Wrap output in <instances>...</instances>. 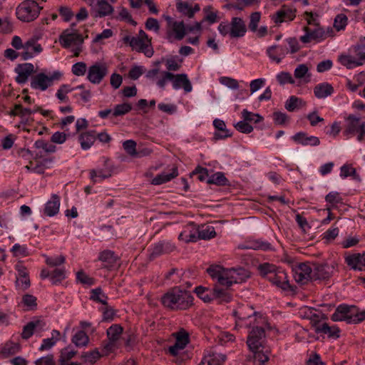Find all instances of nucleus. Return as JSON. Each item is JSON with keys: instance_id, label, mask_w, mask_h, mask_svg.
Here are the masks:
<instances>
[{"instance_id": "27", "label": "nucleus", "mask_w": 365, "mask_h": 365, "mask_svg": "<svg viewBox=\"0 0 365 365\" xmlns=\"http://www.w3.org/2000/svg\"><path fill=\"white\" fill-rule=\"evenodd\" d=\"M287 53V48L279 45H274L267 49V54L269 58L277 63H280Z\"/></svg>"}, {"instance_id": "40", "label": "nucleus", "mask_w": 365, "mask_h": 365, "mask_svg": "<svg viewBox=\"0 0 365 365\" xmlns=\"http://www.w3.org/2000/svg\"><path fill=\"white\" fill-rule=\"evenodd\" d=\"M317 334H327L329 337L336 339L339 337V329L336 326L330 327L324 322L321 327L317 328Z\"/></svg>"}, {"instance_id": "2", "label": "nucleus", "mask_w": 365, "mask_h": 365, "mask_svg": "<svg viewBox=\"0 0 365 365\" xmlns=\"http://www.w3.org/2000/svg\"><path fill=\"white\" fill-rule=\"evenodd\" d=\"M236 327L251 328L254 324L262 322L264 319L248 304H242L233 311Z\"/></svg>"}, {"instance_id": "53", "label": "nucleus", "mask_w": 365, "mask_h": 365, "mask_svg": "<svg viewBox=\"0 0 365 365\" xmlns=\"http://www.w3.org/2000/svg\"><path fill=\"white\" fill-rule=\"evenodd\" d=\"M207 182L208 184H215L220 186H224L228 184V180L222 173L218 172L212 175L208 178Z\"/></svg>"}, {"instance_id": "59", "label": "nucleus", "mask_w": 365, "mask_h": 365, "mask_svg": "<svg viewBox=\"0 0 365 365\" xmlns=\"http://www.w3.org/2000/svg\"><path fill=\"white\" fill-rule=\"evenodd\" d=\"M45 262L47 265L51 267H58L65 263L66 257L63 255H60L56 257H48L44 255Z\"/></svg>"}, {"instance_id": "29", "label": "nucleus", "mask_w": 365, "mask_h": 365, "mask_svg": "<svg viewBox=\"0 0 365 365\" xmlns=\"http://www.w3.org/2000/svg\"><path fill=\"white\" fill-rule=\"evenodd\" d=\"M207 272L213 279H216L219 284L225 285L227 269L220 265L212 264L207 269Z\"/></svg>"}, {"instance_id": "18", "label": "nucleus", "mask_w": 365, "mask_h": 365, "mask_svg": "<svg viewBox=\"0 0 365 365\" xmlns=\"http://www.w3.org/2000/svg\"><path fill=\"white\" fill-rule=\"evenodd\" d=\"M302 311L304 313L303 317L310 320V324L317 333V328L321 327L322 323H324L322 322L325 319L324 314L309 307H304Z\"/></svg>"}, {"instance_id": "54", "label": "nucleus", "mask_w": 365, "mask_h": 365, "mask_svg": "<svg viewBox=\"0 0 365 365\" xmlns=\"http://www.w3.org/2000/svg\"><path fill=\"white\" fill-rule=\"evenodd\" d=\"M122 333L123 327L118 324H113L107 329V336L108 340L118 341Z\"/></svg>"}, {"instance_id": "35", "label": "nucleus", "mask_w": 365, "mask_h": 365, "mask_svg": "<svg viewBox=\"0 0 365 365\" xmlns=\"http://www.w3.org/2000/svg\"><path fill=\"white\" fill-rule=\"evenodd\" d=\"M213 125L217 130L214 133V138L215 140L224 139L232 136V133L226 128L225 123L222 120H214Z\"/></svg>"}, {"instance_id": "31", "label": "nucleus", "mask_w": 365, "mask_h": 365, "mask_svg": "<svg viewBox=\"0 0 365 365\" xmlns=\"http://www.w3.org/2000/svg\"><path fill=\"white\" fill-rule=\"evenodd\" d=\"M98 259L103 263V267L110 269L116 265L118 257L114 252L106 250L100 253Z\"/></svg>"}, {"instance_id": "30", "label": "nucleus", "mask_w": 365, "mask_h": 365, "mask_svg": "<svg viewBox=\"0 0 365 365\" xmlns=\"http://www.w3.org/2000/svg\"><path fill=\"white\" fill-rule=\"evenodd\" d=\"M60 207V197L56 194H53L45 205L43 213L48 217H53L58 214Z\"/></svg>"}, {"instance_id": "61", "label": "nucleus", "mask_w": 365, "mask_h": 365, "mask_svg": "<svg viewBox=\"0 0 365 365\" xmlns=\"http://www.w3.org/2000/svg\"><path fill=\"white\" fill-rule=\"evenodd\" d=\"M132 110V106L130 103H124L122 104L116 105L113 111V116L117 117L129 113Z\"/></svg>"}, {"instance_id": "17", "label": "nucleus", "mask_w": 365, "mask_h": 365, "mask_svg": "<svg viewBox=\"0 0 365 365\" xmlns=\"http://www.w3.org/2000/svg\"><path fill=\"white\" fill-rule=\"evenodd\" d=\"M24 51L21 53V57L23 60L31 58L35 54L42 51V47L40 43L34 38H30L24 43Z\"/></svg>"}, {"instance_id": "55", "label": "nucleus", "mask_w": 365, "mask_h": 365, "mask_svg": "<svg viewBox=\"0 0 365 365\" xmlns=\"http://www.w3.org/2000/svg\"><path fill=\"white\" fill-rule=\"evenodd\" d=\"M339 62L347 68H352L362 65L361 61H357L352 56L349 55H341L339 58Z\"/></svg>"}, {"instance_id": "60", "label": "nucleus", "mask_w": 365, "mask_h": 365, "mask_svg": "<svg viewBox=\"0 0 365 365\" xmlns=\"http://www.w3.org/2000/svg\"><path fill=\"white\" fill-rule=\"evenodd\" d=\"M33 111L30 108H25L21 104H16L14 108L9 112V115L11 116H28L30 115Z\"/></svg>"}, {"instance_id": "28", "label": "nucleus", "mask_w": 365, "mask_h": 365, "mask_svg": "<svg viewBox=\"0 0 365 365\" xmlns=\"http://www.w3.org/2000/svg\"><path fill=\"white\" fill-rule=\"evenodd\" d=\"M292 140L302 145L317 146L319 145L320 140L319 138L313 135L309 136L306 133L299 132L292 136Z\"/></svg>"}, {"instance_id": "9", "label": "nucleus", "mask_w": 365, "mask_h": 365, "mask_svg": "<svg viewBox=\"0 0 365 365\" xmlns=\"http://www.w3.org/2000/svg\"><path fill=\"white\" fill-rule=\"evenodd\" d=\"M61 76V74L59 72H54L51 76L39 73L31 78V87L36 90L46 91L53 85L54 80H58Z\"/></svg>"}, {"instance_id": "45", "label": "nucleus", "mask_w": 365, "mask_h": 365, "mask_svg": "<svg viewBox=\"0 0 365 365\" xmlns=\"http://www.w3.org/2000/svg\"><path fill=\"white\" fill-rule=\"evenodd\" d=\"M195 292L205 302L212 301L213 287L210 289L199 286L195 288Z\"/></svg>"}, {"instance_id": "50", "label": "nucleus", "mask_w": 365, "mask_h": 365, "mask_svg": "<svg viewBox=\"0 0 365 365\" xmlns=\"http://www.w3.org/2000/svg\"><path fill=\"white\" fill-rule=\"evenodd\" d=\"M77 354V351L72 349L70 346H67L61 350L58 362L61 365L67 364L68 361L72 359Z\"/></svg>"}, {"instance_id": "42", "label": "nucleus", "mask_w": 365, "mask_h": 365, "mask_svg": "<svg viewBox=\"0 0 365 365\" xmlns=\"http://www.w3.org/2000/svg\"><path fill=\"white\" fill-rule=\"evenodd\" d=\"M198 237L202 240H210L216 235L213 226L210 225H202L197 230Z\"/></svg>"}, {"instance_id": "34", "label": "nucleus", "mask_w": 365, "mask_h": 365, "mask_svg": "<svg viewBox=\"0 0 365 365\" xmlns=\"http://www.w3.org/2000/svg\"><path fill=\"white\" fill-rule=\"evenodd\" d=\"M178 175V170L176 166H173L171 169V172L169 173H162L157 175L151 181V183L155 185H161L170 181L172 179L176 178Z\"/></svg>"}, {"instance_id": "13", "label": "nucleus", "mask_w": 365, "mask_h": 365, "mask_svg": "<svg viewBox=\"0 0 365 365\" xmlns=\"http://www.w3.org/2000/svg\"><path fill=\"white\" fill-rule=\"evenodd\" d=\"M295 281L302 284L312 280V267L309 263H300L294 269Z\"/></svg>"}, {"instance_id": "10", "label": "nucleus", "mask_w": 365, "mask_h": 365, "mask_svg": "<svg viewBox=\"0 0 365 365\" xmlns=\"http://www.w3.org/2000/svg\"><path fill=\"white\" fill-rule=\"evenodd\" d=\"M108 73V68L105 63H96L88 68L87 79L93 84H100Z\"/></svg>"}, {"instance_id": "41", "label": "nucleus", "mask_w": 365, "mask_h": 365, "mask_svg": "<svg viewBox=\"0 0 365 365\" xmlns=\"http://www.w3.org/2000/svg\"><path fill=\"white\" fill-rule=\"evenodd\" d=\"M74 91L79 90V93H75L73 96V98L76 99L77 101L81 100L84 103H88L91 98V92L90 90H87L83 84L79 85L76 87H73Z\"/></svg>"}, {"instance_id": "37", "label": "nucleus", "mask_w": 365, "mask_h": 365, "mask_svg": "<svg viewBox=\"0 0 365 365\" xmlns=\"http://www.w3.org/2000/svg\"><path fill=\"white\" fill-rule=\"evenodd\" d=\"M334 92L333 86L328 83L317 85L314 88V93L317 98H324L331 96Z\"/></svg>"}, {"instance_id": "39", "label": "nucleus", "mask_w": 365, "mask_h": 365, "mask_svg": "<svg viewBox=\"0 0 365 365\" xmlns=\"http://www.w3.org/2000/svg\"><path fill=\"white\" fill-rule=\"evenodd\" d=\"M96 135L93 131H87L82 133L78 136V141L82 149H89L96 141Z\"/></svg>"}, {"instance_id": "15", "label": "nucleus", "mask_w": 365, "mask_h": 365, "mask_svg": "<svg viewBox=\"0 0 365 365\" xmlns=\"http://www.w3.org/2000/svg\"><path fill=\"white\" fill-rule=\"evenodd\" d=\"M354 311V307L339 305L332 314L331 319L334 322L345 321L349 324H352Z\"/></svg>"}, {"instance_id": "20", "label": "nucleus", "mask_w": 365, "mask_h": 365, "mask_svg": "<svg viewBox=\"0 0 365 365\" xmlns=\"http://www.w3.org/2000/svg\"><path fill=\"white\" fill-rule=\"evenodd\" d=\"M173 87L175 90L182 88L185 93H189L192 91V86L185 73L173 74L171 78Z\"/></svg>"}, {"instance_id": "24", "label": "nucleus", "mask_w": 365, "mask_h": 365, "mask_svg": "<svg viewBox=\"0 0 365 365\" xmlns=\"http://www.w3.org/2000/svg\"><path fill=\"white\" fill-rule=\"evenodd\" d=\"M177 11L182 16L187 18H192L195 14L200 10L199 4H195L193 6L188 1L178 0L176 3Z\"/></svg>"}, {"instance_id": "14", "label": "nucleus", "mask_w": 365, "mask_h": 365, "mask_svg": "<svg viewBox=\"0 0 365 365\" xmlns=\"http://www.w3.org/2000/svg\"><path fill=\"white\" fill-rule=\"evenodd\" d=\"M225 285L215 284L213 287L212 301L217 303H228L232 301L233 294L232 289Z\"/></svg>"}, {"instance_id": "33", "label": "nucleus", "mask_w": 365, "mask_h": 365, "mask_svg": "<svg viewBox=\"0 0 365 365\" xmlns=\"http://www.w3.org/2000/svg\"><path fill=\"white\" fill-rule=\"evenodd\" d=\"M296 17L295 11L287 9L284 6L282 9L277 11L275 14L272 16V19L275 24H280L284 21H291Z\"/></svg>"}, {"instance_id": "52", "label": "nucleus", "mask_w": 365, "mask_h": 365, "mask_svg": "<svg viewBox=\"0 0 365 365\" xmlns=\"http://www.w3.org/2000/svg\"><path fill=\"white\" fill-rule=\"evenodd\" d=\"M340 177L346 178L348 177H352L354 180H359V176L356 173V169L349 164H345L340 168Z\"/></svg>"}, {"instance_id": "11", "label": "nucleus", "mask_w": 365, "mask_h": 365, "mask_svg": "<svg viewBox=\"0 0 365 365\" xmlns=\"http://www.w3.org/2000/svg\"><path fill=\"white\" fill-rule=\"evenodd\" d=\"M250 277V272L243 267L227 269L225 286L231 287L233 284L242 283Z\"/></svg>"}, {"instance_id": "22", "label": "nucleus", "mask_w": 365, "mask_h": 365, "mask_svg": "<svg viewBox=\"0 0 365 365\" xmlns=\"http://www.w3.org/2000/svg\"><path fill=\"white\" fill-rule=\"evenodd\" d=\"M175 249V246L171 242L160 241L153 247L150 257V259H154L161 255L170 253Z\"/></svg>"}, {"instance_id": "46", "label": "nucleus", "mask_w": 365, "mask_h": 365, "mask_svg": "<svg viewBox=\"0 0 365 365\" xmlns=\"http://www.w3.org/2000/svg\"><path fill=\"white\" fill-rule=\"evenodd\" d=\"M277 269L278 267L274 264L269 263L261 264L258 267L261 276L266 278L267 280L269 279V277H272V276H273Z\"/></svg>"}, {"instance_id": "47", "label": "nucleus", "mask_w": 365, "mask_h": 365, "mask_svg": "<svg viewBox=\"0 0 365 365\" xmlns=\"http://www.w3.org/2000/svg\"><path fill=\"white\" fill-rule=\"evenodd\" d=\"M72 91H74V88L73 87L68 84H63L57 90L56 96L60 103H68L69 101V98L67 94Z\"/></svg>"}, {"instance_id": "1", "label": "nucleus", "mask_w": 365, "mask_h": 365, "mask_svg": "<svg viewBox=\"0 0 365 365\" xmlns=\"http://www.w3.org/2000/svg\"><path fill=\"white\" fill-rule=\"evenodd\" d=\"M192 302L190 292L179 287L170 289L161 297L163 305L173 311L186 310L192 305Z\"/></svg>"}, {"instance_id": "49", "label": "nucleus", "mask_w": 365, "mask_h": 365, "mask_svg": "<svg viewBox=\"0 0 365 365\" xmlns=\"http://www.w3.org/2000/svg\"><path fill=\"white\" fill-rule=\"evenodd\" d=\"M306 103L302 99L294 96H291L285 103V108L288 111H294L295 109L305 106Z\"/></svg>"}, {"instance_id": "16", "label": "nucleus", "mask_w": 365, "mask_h": 365, "mask_svg": "<svg viewBox=\"0 0 365 365\" xmlns=\"http://www.w3.org/2000/svg\"><path fill=\"white\" fill-rule=\"evenodd\" d=\"M269 281L282 290L287 291L292 289L287 274L281 268H278L272 277H269Z\"/></svg>"}, {"instance_id": "63", "label": "nucleus", "mask_w": 365, "mask_h": 365, "mask_svg": "<svg viewBox=\"0 0 365 365\" xmlns=\"http://www.w3.org/2000/svg\"><path fill=\"white\" fill-rule=\"evenodd\" d=\"M34 146L37 149H42L46 153H54L56 150V147L48 142H46L43 140H38L35 142Z\"/></svg>"}, {"instance_id": "21", "label": "nucleus", "mask_w": 365, "mask_h": 365, "mask_svg": "<svg viewBox=\"0 0 365 365\" xmlns=\"http://www.w3.org/2000/svg\"><path fill=\"white\" fill-rule=\"evenodd\" d=\"M231 38L243 37L247 32V26L240 17H233L230 21Z\"/></svg>"}, {"instance_id": "19", "label": "nucleus", "mask_w": 365, "mask_h": 365, "mask_svg": "<svg viewBox=\"0 0 365 365\" xmlns=\"http://www.w3.org/2000/svg\"><path fill=\"white\" fill-rule=\"evenodd\" d=\"M34 71V66L32 63H25L19 64L15 68V72L17 73L16 81L20 84L26 83L29 76H31Z\"/></svg>"}, {"instance_id": "32", "label": "nucleus", "mask_w": 365, "mask_h": 365, "mask_svg": "<svg viewBox=\"0 0 365 365\" xmlns=\"http://www.w3.org/2000/svg\"><path fill=\"white\" fill-rule=\"evenodd\" d=\"M114 9L108 0H98L94 9L95 17H104L113 14Z\"/></svg>"}, {"instance_id": "23", "label": "nucleus", "mask_w": 365, "mask_h": 365, "mask_svg": "<svg viewBox=\"0 0 365 365\" xmlns=\"http://www.w3.org/2000/svg\"><path fill=\"white\" fill-rule=\"evenodd\" d=\"M345 262L353 269L365 270V252L350 255L345 257Z\"/></svg>"}, {"instance_id": "44", "label": "nucleus", "mask_w": 365, "mask_h": 365, "mask_svg": "<svg viewBox=\"0 0 365 365\" xmlns=\"http://www.w3.org/2000/svg\"><path fill=\"white\" fill-rule=\"evenodd\" d=\"M203 12L205 14L203 21H207L210 24H212L218 21V11L215 10L212 6H205Z\"/></svg>"}, {"instance_id": "12", "label": "nucleus", "mask_w": 365, "mask_h": 365, "mask_svg": "<svg viewBox=\"0 0 365 365\" xmlns=\"http://www.w3.org/2000/svg\"><path fill=\"white\" fill-rule=\"evenodd\" d=\"M303 31L305 34L302 36L299 39L304 43H308L312 41L319 43L325 39L324 29L320 26L314 27V29L306 26L303 28Z\"/></svg>"}, {"instance_id": "4", "label": "nucleus", "mask_w": 365, "mask_h": 365, "mask_svg": "<svg viewBox=\"0 0 365 365\" xmlns=\"http://www.w3.org/2000/svg\"><path fill=\"white\" fill-rule=\"evenodd\" d=\"M43 6H39L35 0H24L16 9V15L19 20L29 23L36 19Z\"/></svg>"}, {"instance_id": "58", "label": "nucleus", "mask_w": 365, "mask_h": 365, "mask_svg": "<svg viewBox=\"0 0 365 365\" xmlns=\"http://www.w3.org/2000/svg\"><path fill=\"white\" fill-rule=\"evenodd\" d=\"M167 71H178L182 66V60H177L175 57L172 56L165 60Z\"/></svg>"}, {"instance_id": "43", "label": "nucleus", "mask_w": 365, "mask_h": 365, "mask_svg": "<svg viewBox=\"0 0 365 365\" xmlns=\"http://www.w3.org/2000/svg\"><path fill=\"white\" fill-rule=\"evenodd\" d=\"M173 336L175 338V344L177 346H180L182 349H185L190 342L189 334L185 329H181L180 331L174 333Z\"/></svg>"}, {"instance_id": "51", "label": "nucleus", "mask_w": 365, "mask_h": 365, "mask_svg": "<svg viewBox=\"0 0 365 365\" xmlns=\"http://www.w3.org/2000/svg\"><path fill=\"white\" fill-rule=\"evenodd\" d=\"M41 324H42V322L39 321V320L32 321V322H29L23 328V331L21 333V337L24 339H29L33 335L35 328L41 326Z\"/></svg>"}, {"instance_id": "3", "label": "nucleus", "mask_w": 365, "mask_h": 365, "mask_svg": "<svg viewBox=\"0 0 365 365\" xmlns=\"http://www.w3.org/2000/svg\"><path fill=\"white\" fill-rule=\"evenodd\" d=\"M123 41L125 43L128 44L133 50L143 53L147 57L150 58L153 55L151 40L143 30H140L136 36H125Z\"/></svg>"}, {"instance_id": "5", "label": "nucleus", "mask_w": 365, "mask_h": 365, "mask_svg": "<svg viewBox=\"0 0 365 365\" xmlns=\"http://www.w3.org/2000/svg\"><path fill=\"white\" fill-rule=\"evenodd\" d=\"M343 133L346 137L357 135V140L362 141L365 136V122L354 115H349L346 118V125Z\"/></svg>"}, {"instance_id": "56", "label": "nucleus", "mask_w": 365, "mask_h": 365, "mask_svg": "<svg viewBox=\"0 0 365 365\" xmlns=\"http://www.w3.org/2000/svg\"><path fill=\"white\" fill-rule=\"evenodd\" d=\"M91 179L93 182L97 181V178H100L102 180L108 178L111 176V171L108 169H98L91 170L90 171Z\"/></svg>"}, {"instance_id": "64", "label": "nucleus", "mask_w": 365, "mask_h": 365, "mask_svg": "<svg viewBox=\"0 0 365 365\" xmlns=\"http://www.w3.org/2000/svg\"><path fill=\"white\" fill-rule=\"evenodd\" d=\"M261 19V14L259 11L253 12L250 16L248 28L252 32H255Z\"/></svg>"}, {"instance_id": "6", "label": "nucleus", "mask_w": 365, "mask_h": 365, "mask_svg": "<svg viewBox=\"0 0 365 365\" xmlns=\"http://www.w3.org/2000/svg\"><path fill=\"white\" fill-rule=\"evenodd\" d=\"M167 21L166 38L170 43L181 41L186 35V29L183 21H174L169 16H164Z\"/></svg>"}, {"instance_id": "8", "label": "nucleus", "mask_w": 365, "mask_h": 365, "mask_svg": "<svg viewBox=\"0 0 365 365\" xmlns=\"http://www.w3.org/2000/svg\"><path fill=\"white\" fill-rule=\"evenodd\" d=\"M76 24H71V29H66L59 36V43L64 48H68L71 46H81L83 38L78 30L73 29Z\"/></svg>"}, {"instance_id": "62", "label": "nucleus", "mask_w": 365, "mask_h": 365, "mask_svg": "<svg viewBox=\"0 0 365 365\" xmlns=\"http://www.w3.org/2000/svg\"><path fill=\"white\" fill-rule=\"evenodd\" d=\"M66 278V270L64 268H56L51 274V281L53 284L61 282Z\"/></svg>"}, {"instance_id": "48", "label": "nucleus", "mask_w": 365, "mask_h": 365, "mask_svg": "<svg viewBox=\"0 0 365 365\" xmlns=\"http://www.w3.org/2000/svg\"><path fill=\"white\" fill-rule=\"evenodd\" d=\"M71 341L76 346L82 347L88 345L89 337L84 331H78L73 336Z\"/></svg>"}, {"instance_id": "36", "label": "nucleus", "mask_w": 365, "mask_h": 365, "mask_svg": "<svg viewBox=\"0 0 365 365\" xmlns=\"http://www.w3.org/2000/svg\"><path fill=\"white\" fill-rule=\"evenodd\" d=\"M20 350L21 346L19 343L7 341L0 351V358H8L19 352Z\"/></svg>"}, {"instance_id": "38", "label": "nucleus", "mask_w": 365, "mask_h": 365, "mask_svg": "<svg viewBox=\"0 0 365 365\" xmlns=\"http://www.w3.org/2000/svg\"><path fill=\"white\" fill-rule=\"evenodd\" d=\"M254 353L255 363L264 365L269 359V349L268 347H261L259 349L251 350Z\"/></svg>"}, {"instance_id": "25", "label": "nucleus", "mask_w": 365, "mask_h": 365, "mask_svg": "<svg viewBox=\"0 0 365 365\" xmlns=\"http://www.w3.org/2000/svg\"><path fill=\"white\" fill-rule=\"evenodd\" d=\"M225 360L224 355L220 354L213 350L206 351L199 365H222Z\"/></svg>"}, {"instance_id": "7", "label": "nucleus", "mask_w": 365, "mask_h": 365, "mask_svg": "<svg viewBox=\"0 0 365 365\" xmlns=\"http://www.w3.org/2000/svg\"><path fill=\"white\" fill-rule=\"evenodd\" d=\"M265 320L258 322L251 327L252 330L249 332L247 344L250 350L259 349L263 345L265 337V331L263 325Z\"/></svg>"}, {"instance_id": "26", "label": "nucleus", "mask_w": 365, "mask_h": 365, "mask_svg": "<svg viewBox=\"0 0 365 365\" xmlns=\"http://www.w3.org/2000/svg\"><path fill=\"white\" fill-rule=\"evenodd\" d=\"M331 275V268L327 264H314L312 266V280L329 279Z\"/></svg>"}, {"instance_id": "57", "label": "nucleus", "mask_w": 365, "mask_h": 365, "mask_svg": "<svg viewBox=\"0 0 365 365\" xmlns=\"http://www.w3.org/2000/svg\"><path fill=\"white\" fill-rule=\"evenodd\" d=\"M242 118L247 123L253 122L257 123L263 120V118L259 114L248 111L247 109H244L242 111Z\"/></svg>"}]
</instances>
